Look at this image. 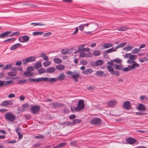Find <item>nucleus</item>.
<instances>
[{
    "mask_svg": "<svg viewBox=\"0 0 148 148\" xmlns=\"http://www.w3.org/2000/svg\"><path fill=\"white\" fill-rule=\"evenodd\" d=\"M66 74L68 75H70L71 77L75 82H77L78 81L79 79L81 78L79 73L77 71L72 72L69 71L66 73Z\"/></svg>",
    "mask_w": 148,
    "mask_h": 148,
    "instance_id": "obj_1",
    "label": "nucleus"
},
{
    "mask_svg": "<svg viewBox=\"0 0 148 148\" xmlns=\"http://www.w3.org/2000/svg\"><path fill=\"white\" fill-rule=\"evenodd\" d=\"M4 118L7 121L13 122L16 119V116L11 112H7L4 114Z\"/></svg>",
    "mask_w": 148,
    "mask_h": 148,
    "instance_id": "obj_2",
    "label": "nucleus"
},
{
    "mask_svg": "<svg viewBox=\"0 0 148 148\" xmlns=\"http://www.w3.org/2000/svg\"><path fill=\"white\" fill-rule=\"evenodd\" d=\"M84 107V101L82 100H80L78 101L77 106L76 108H74L75 109V111H76L82 110Z\"/></svg>",
    "mask_w": 148,
    "mask_h": 148,
    "instance_id": "obj_3",
    "label": "nucleus"
},
{
    "mask_svg": "<svg viewBox=\"0 0 148 148\" xmlns=\"http://www.w3.org/2000/svg\"><path fill=\"white\" fill-rule=\"evenodd\" d=\"M101 122V119L99 118H94L90 121V123L91 125L96 126L100 125Z\"/></svg>",
    "mask_w": 148,
    "mask_h": 148,
    "instance_id": "obj_4",
    "label": "nucleus"
},
{
    "mask_svg": "<svg viewBox=\"0 0 148 148\" xmlns=\"http://www.w3.org/2000/svg\"><path fill=\"white\" fill-rule=\"evenodd\" d=\"M125 141L127 144L131 145H133L137 142V144L138 143V141L136 139L131 137L127 138Z\"/></svg>",
    "mask_w": 148,
    "mask_h": 148,
    "instance_id": "obj_5",
    "label": "nucleus"
},
{
    "mask_svg": "<svg viewBox=\"0 0 148 148\" xmlns=\"http://www.w3.org/2000/svg\"><path fill=\"white\" fill-rule=\"evenodd\" d=\"M36 58V57L34 56L27 57L23 60V64H26L28 62H32L35 61Z\"/></svg>",
    "mask_w": 148,
    "mask_h": 148,
    "instance_id": "obj_6",
    "label": "nucleus"
},
{
    "mask_svg": "<svg viewBox=\"0 0 148 148\" xmlns=\"http://www.w3.org/2000/svg\"><path fill=\"white\" fill-rule=\"evenodd\" d=\"M13 104L12 100H8L3 101L0 105L3 107H8L9 106H11Z\"/></svg>",
    "mask_w": 148,
    "mask_h": 148,
    "instance_id": "obj_7",
    "label": "nucleus"
},
{
    "mask_svg": "<svg viewBox=\"0 0 148 148\" xmlns=\"http://www.w3.org/2000/svg\"><path fill=\"white\" fill-rule=\"evenodd\" d=\"M48 79L47 77H42L38 78H31L29 79V80L35 82H39L42 81H47Z\"/></svg>",
    "mask_w": 148,
    "mask_h": 148,
    "instance_id": "obj_8",
    "label": "nucleus"
},
{
    "mask_svg": "<svg viewBox=\"0 0 148 148\" xmlns=\"http://www.w3.org/2000/svg\"><path fill=\"white\" fill-rule=\"evenodd\" d=\"M40 108L39 106L34 105L32 107L30 110L32 112L33 114L38 113Z\"/></svg>",
    "mask_w": 148,
    "mask_h": 148,
    "instance_id": "obj_9",
    "label": "nucleus"
},
{
    "mask_svg": "<svg viewBox=\"0 0 148 148\" xmlns=\"http://www.w3.org/2000/svg\"><path fill=\"white\" fill-rule=\"evenodd\" d=\"M139 65H131L130 67V65H128L127 67L124 68L123 70L124 71H129L131 69H134L135 68L138 67Z\"/></svg>",
    "mask_w": 148,
    "mask_h": 148,
    "instance_id": "obj_10",
    "label": "nucleus"
},
{
    "mask_svg": "<svg viewBox=\"0 0 148 148\" xmlns=\"http://www.w3.org/2000/svg\"><path fill=\"white\" fill-rule=\"evenodd\" d=\"M117 103L116 100H113L109 101L107 105L110 107H112L115 106Z\"/></svg>",
    "mask_w": 148,
    "mask_h": 148,
    "instance_id": "obj_11",
    "label": "nucleus"
},
{
    "mask_svg": "<svg viewBox=\"0 0 148 148\" xmlns=\"http://www.w3.org/2000/svg\"><path fill=\"white\" fill-rule=\"evenodd\" d=\"M123 106L127 110L130 109L131 107L130 102L127 101H125L124 102Z\"/></svg>",
    "mask_w": 148,
    "mask_h": 148,
    "instance_id": "obj_12",
    "label": "nucleus"
},
{
    "mask_svg": "<svg viewBox=\"0 0 148 148\" xmlns=\"http://www.w3.org/2000/svg\"><path fill=\"white\" fill-rule=\"evenodd\" d=\"M97 75H99L101 77H106L107 75L105 73L104 71L101 70L97 71L96 72Z\"/></svg>",
    "mask_w": 148,
    "mask_h": 148,
    "instance_id": "obj_13",
    "label": "nucleus"
},
{
    "mask_svg": "<svg viewBox=\"0 0 148 148\" xmlns=\"http://www.w3.org/2000/svg\"><path fill=\"white\" fill-rule=\"evenodd\" d=\"M90 65H103V61L102 60H97L95 62H91Z\"/></svg>",
    "mask_w": 148,
    "mask_h": 148,
    "instance_id": "obj_14",
    "label": "nucleus"
},
{
    "mask_svg": "<svg viewBox=\"0 0 148 148\" xmlns=\"http://www.w3.org/2000/svg\"><path fill=\"white\" fill-rule=\"evenodd\" d=\"M116 51H115L114 48L112 47L110 49H108V50L105 51L104 53H103V54L104 55V56H106V55L107 53H111L113 52Z\"/></svg>",
    "mask_w": 148,
    "mask_h": 148,
    "instance_id": "obj_15",
    "label": "nucleus"
},
{
    "mask_svg": "<svg viewBox=\"0 0 148 148\" xmlns=\"http://www.w3.org/2000/svg\"><path fill=\"white\" fill-rule=\"evenodd\" d=\"M21 46L22 45L20 43H16L13 45L11 47H10V50L12 51L16 49L18 47H21Z\"/></svg>",
    "mask_w": 148,
    "mask_h": 148,
    "instance_id": "obj_16",
    "label": "nucleus"
},
{
    "mask_svg": "<svg viewBox=\"0 0 148 148\" xmlns=\"http://www.w3.org/2000/svg\"><path fill=\"white\" fill-rule=\"evenodd\" d=\"M137 109L140 111H145L146 110L145 106L142 104H140L138 106Z\"/></svg>",
    "mask_w": 148,
    "mask_h": 148,
    "instance_id": "obj_17",
    "label": "nucleus"
},
{
    "mask_svg": "<svg viewBox=\"0 0 148 148\" xmlns=\"http://www.w3.org/2000/svg\"><path fill=\"white\" fill-rule=\"evenodd\" d=\"M93 70L91 69H87L82 71V73L85 74H88L92 73L93 72Z\"/></svg>",
    "mask_w": 148,
    "mask_h": 148,
    "instance_id": "obj_18",
    "label": "nucleus"
},
{
    "mask_svg": "<svg viewBox=\"0 0 148 148\" xmlns=\"http://www.w3.org/2000/svg\"><path fill=\"white\" fill-rule=\"evenodd\" d=\"M53 60L54 62L57 64H59V65H61V64H60V63H61L62 62V60L58 58H55Z\"/></svg>",
    "mask_w": 148,
    "mask_h": 148,
    "instance_id": "obj_19",
    "label": "nucleus"
},
{
    "mask_svg": "<svg viewBox=\"0 0 148 148\" xmlns=\"http://www.w3.org/2000/svg\"><path fill=\"white\" fill-rule=\"evenodd\" d=\"M90 49L88 48H82V49H80L79 48V49H78L75 52V53H76L77 52H78L79 51H82L84 52L86 51L87 52H89L90 51Z\"/></svg>",
    "mask_w": 148,
    "mask_h": 148,
    "instance_id": "obj_20",
    "label": "nucleus"
},
{
    "mask_svg": "<svg viewBox=\"0 0 148 148\" xmlns=\"http://www.w3.org/2000/svg\"><path fill=\"white\" fill-rule=\"evenodd\" d=\"M113 45L112 43H106L104 44L103 45V47L104 48L106 49L113 46Z\"/></svg>",
    "mask_w": 148,
    "mask_h": 148,
    "instance_id": "obj_21",
    "label": "nucleus"
},
{
    "mask_svg": "<svg viewBox=\"0 0 148 148\" xmlns=\"http://www.w3.org/2000/svg\"><path fill=\"white\" fill-rule=\"evenodd\" d=\"M133 48V46L130 45H128L124 47L123 48V49L124 50L126 49V51H129L131 50Z\"/></svg>",
    "mask_w": 148,
    "mask_h": 148,
    "instance_id": "obj_22",
    "label": "nucleus"
},
{
    "mask_svg": "<svg viewBox=\"0 0 148 148\" xmlns=\"http://www.w3.org/2000/svg\"><path fill=\"white\" fill-rule=\"evenodd\" d=\"M113 60L114 62L115 63L118 64H120V65H121V64L122 62V60L121 59L117 58Z\"/></svg>",
    "mask_w": 148,
    "mask_h": 148,
    "instance_id": "obj_23",
    "label": "nucleus"
},
{
    "mask_svg": "<svg viewBox=\"0 0 148 148\" xmlns=\"http://www.w3.org/2000/svg\"><path fill=\"white\" fill-rule=\"evenodd\" d=\"M52 105L53 108H56L62 106L63 104L59 103H54L52 104Z\"/></svg>",
    "mask_w": 148,
    "mask_h": 148,
    "instance_id": "obj_24",
    "label": "nucleus"
},
{
    "mask_svg": "<svg viewBox=\"0 0 148 148\" xmlns=\"http://www.w3.org/2000/svg\"><path fill=\"white\" fill-rule=\"evenodd\" d=\"M11 31H7L5 32H4L3 33H2L3 38H4L5 37H7L9 35H8L11 33Z\"/></svg>",
    "mask_w": 148,
    "mask_h": 148,
    "instance_id": "obj_25",
    "label": "nucleus"
},
{
    "mask_svg": "<svg viewBox=\"0 0 148 148\" xmlns=\"http://www.w3.org/2000/svg\"><path fill=\"white\" fill-rule=\"evenodd\" d=\"M55 70L54 67H52L48 68L47 69V72L49 73H51L54 72Z\"/></svg>",
    "mask_w": 148,
    "mask_h": 148,
    "instance_id": "obj_26",
    "label": "nucleus"
},
{
    "mask_svg": "<svg viewBox=\"0 0 148 148\" xmlns=\"http://www.w3.org/2000/svg\"><path fill=\"white\" fill-rule=\"evenodd\" d=\"M24 75L26 77H29L32 76L33 73H32L30 71H25L24 73Z\"/></svg>",
    "mask_w": 148,
    "mask_h": 148,
    "instance_id": "obj_27",
    "label": "nucleus"
},
{
    "mask_svg": "<svg viewBox=\"0 0 148 148\" xmlns=\"http://www.w3.org/2000/svg\"><path fill=\"white\" fill-rule=\"evenodd\" d=\"M127 62L128 64H131L132 65H139L138 63H136L135 61L133 60H128Z\"/></svg>",
    "mask_w": 148,
    "mask_h": 148,
    "instance_id": "obj_28",
    "label": "nucleus"
},
{
    "mask_svg": "<svg viewBox=\"0 0 148 148\" xmlns=\"http://www.w3.org/2000/svg\"><path fill=\"white\" fill-rule=\"evenodd\" d=\"M140 51V49L139 48H135L132 51L133 54L138 53Z\"/></svg>",
    "mask_w": 148,
    "mask_h": 148,
    "instance_id": "obj_29",
    "label": "nucleus"
},
{
    "mask_svg": "<svg viewBox=\"0 0 148 148\" xmlns=\"http://www.w3.org/2000/svg\"><path fill=\"white\" fill-rule=\"evenodd\" d=\"M107 68H108V70L110 72L111 74H112L114 71L113 68L111 66V65H107Z\"/></svg>",
    "mask_w": 148,
    "mask_h": 148,
    "instance_id": "obj_30",
    "label": "nucleus"
},
{
    "mask_svg": "<svg viewBox=\"0 0 148 148\" xmlns=\"http://www.w3.org/2000/svg\"><path fill=\"white\" fill-rule=\"evenodd\" d=\"M29 105L27 104V103H26L24 104L22 106V110L23 111L29 108Z\"/></svg>",
    "mask_w": 148,
    "mask_h": 148,
    "instance_id": "obj_31",
    "label": "nucleus"
},
{
    "mask_svg": "<svg viewBox=\"0 0 148 148\" xmlns=\"http://www.w3.org/2000/svg\"><path fill=\"white\" fill-rule=\"evenodd\" d=\"M93 53L94 55L96 56H97L101 54V52L99 50H96L93 51Z\"/></svg>",
    "mask_w": 148,
    "mask_h": 148,
    "instance_id": "obj_32",
    "label": "nucleus"
},
{
    "mask_svg": "<svg viewBox=\"0 0 148 148\" xmlns=\"http://www.w3.org/2000/svg\"><path fill=\"white\" fill-rule=\"evenodd\" d=\"M79 52H80V57L83 58L84 57H86L87 56V53H86L82 51H79Z\"/></svg>",
    "mask_w": 148,
    "mask_h": 148,
    "instance_id": "obj_33",
    "label": "nucleus"
},
{
    "mask_svg": "<svg viewBox=\"0 0 148 148\" xmlns=\"http://www.w3.org/2000/svg\"><path fill=\"white\" fill-rule=\"evenodd\" d=\"M56 68L59 70H62L64 69V65H56Z\"/></svg>",
    "mask_w": 148,
    "mask_h": 148,
    "instance_id": "obj_34",
    "label": "nucleus"
},
{
    "mask_svg": "<svg viewBox=\"0 0 148 148\" xmlns=\"http://www.w3.org/2000/svg\"><path fill=\"white\" fill-rule=\"evenodd\" d=\"M137 58V56L136 55H132L131 54L130 56L129 57V60H134L136 59Z\"/></svg>",
    "mask_w": 148,
    "mask_h": 148,
    "instance_id": "obj_35",
    "label": "nucleus"
},
{
    "mask_svg": "<svg viewBox=\"0 0 148 148\" xmlns=\"http://www.w3.org/2000/svg\"><path fill=\"white\" fill-rule=\"evenodd\" d=\"M128 28V27L123 26L119 28V29L118 30L119 31H125L127 30Z\"/></svg>",
    "mask_w": 148,
    "mask_h": 148,
    "instance_id": "obj_36",
    "label": "nucleus"
},
{
    "mask_svg": "<svg viewBox=\"0 0 148 148\" xmlns=\"http://www.w3.org/2000/svg\"><path fill=\"white\" fill-rule=\"evenodd\" d=\"M43 33V32H33L32 33V34L34 36H36L37 35L42 34Z\"/></svg>",
    "mask_w": 148,
    "mask_h": 148,
    "instance_id": "obj_37",
    "label": "nucleus"
},
{
    "mask_svg": "<svg viewBox=\"0 0 148 148\" xmlns=\"http://www.w3.org/2000/svg\"><path fill=\"white\" fill-rule=\"evenodd\" d=\"M65 77V75L64 74L62 73L60 74L58 77V79L60 80L64 79Z\"/></svg>",
    "mask_w": 148,
    "mask_h": 148,
    "instance_id": "obj_38",
    "label": "nucleus"
},
{
    "mask_svg": "<svg viewBox=\"0 0 148 148\" xmlns=\"http://www.w3.org/2000/svg\"><path fill=\"white\" fill-rule=\"evenodd\" d=\"M66 145V142H63L62 143H60L59 144L57 145L58 147V148H61L63 147H64Z\"/></svg>",
    "mask_w": 148,
    "mask_h": 148,
    "instance_id": "obj_39",
    "label": "nucleus"
},
{
    "mask_svg": "<svg viewBox=\"0 0 148 148\" xmlns=\"http://www.w3.org/2000/svg\"><path fill=\"white\" fill-rule=\"evenodd\" d=\"M41 57H42L43 59L45 60H47L49 59L48 57L45 55V53H43L41 55Z\"/></svg>",
    "mask_w": 148,
    "mask_h": 148,
    "instance_id": "obj_40",
    "label": "nucleus"
},
{
    "mask_svg": "<svg viewBox=\"0 0 148 148\" xmlns=\"http://www.w3.org/2000/svg\"><path fill=\"white\" fill-rule=\"evenodd\" d=\"M81 122V120L79 119H75L73 120L72 123L73 124H75L80 123Z\"/></svg>",
    "mask_w": 148,
    "mask_h": 148,
    "instance_id": "obj_41",
    "label": "nucleus"
},
{
    "mask_svg": "<svg viewBox=\"0 0 148 148\" xmlns=\"http://www.w3.org/2000/svg\"><path fill=\"white\" fill-rule=\"evenodd\" d=\"M29 39V37L27 35H24V40L23 41L24 42L28 41Z\"/></svg>",
    "mask_w": 148,
    "mask_h": 148,
    "instance_id": "obj_42",
    "label": "nucleus"
},
{
    "mask_svg": "<svg viewBox=\"0 0 148 148\" xmlns=\"http://www.w3.org/2000/svg\"><path fill=\"white\" fill-rule=\"evenodd\" d=\"M46 71V70L45 69L43 68H42L39 69L38 70V72L40 74H42L45 72Z\"/></svg>",
    "mask_w": 148,
    "mask_h": 148,
    "instance_id": "obj_43",
    "label": "nucleus"
},
{
    "mask_svg": "<svg viewBox=\"0 0 148 148\" xmlns=\"http://www.w3.org/2000/svg\"><path fill=\"white\" fill-rule=\"evenodd\" d=\"M73 124V123L70 122H64L62 124V125H64L66 126L70 125Z\"/></svg>",
    "mask_w": 148,
    "mask_h": 148,
    "instance_id": "obj_44",
    "label": "nucleus"
},
{
    "mask_svg": "<svg viewBox=\"0 0 148 148\" xmlns=\"http://www.w3.org/2000/svg\"><path fill=\"white\" fill-rule=\"evenodd\" d=\"M34 138L36 139H43L45 138V136L43 135H40L38 136H36Z\"/></svg>",
    "mask_w": 148,
    "mask_h": 148,
    "instance_id": "obj_45",
    "label": "nucleus"
},
{
    "mask_svg": "<svg viewBox=\"0 0 148 148\" xmlns=\"http://www.w3.org/2000/svg\"><path fill=\"white\" fill-rule=\"evenodd\" d=\"M8 74L11 76H14L16 75V72H10L8 73Z\"/></svg>",
    "mask_w": 148,
    "mask_h": 148,
    "instance_id": "obj_46",
    "label": "nucleus"
},
{
    "mask_svg": "<svg viewBox=\"0 0 148 148\" xmlns=\"http://www.w3.org/2000/svg\"><path fill=\"white\" fill-rule=\"evenodd\" d=\"M87 63V62L84 60H82L80 62V64L81 65H86Z\"/></svg>",
    "mask_w": 148,
    "mask_h": 148,
    "instance_id": "obj_47",
    "label": "nucleus"
},
{
    "mask_svg": "<svg viewBox=\"0 0 148 148\" xmlns=\"http://www.w3.org/2000/svg\"><path fill=\"white\" fill-rule=\"evenodd\" d=\"M8 110L6 108H2L0 109V112L4 113L8 111Z\"/></svg>",
    "mask_w": 148,
    "mask_h": 148,
    "instance_id": "obj_48",
    "label": "nucleus"
},
{
    "mask_svg": "<svg viewBox=\"0 0 148 148\" xmlns=\"http://www.w3.org/2000/svg\"><path fill=\"white\" fill-rule=\"evenodd\" d=\"M148 59L146 57H142L139 59V61L141 62H144L145 60H147Z\"/></svg>",
    "mask_w": 148,
    "mask_h": 148,
    "instance_id": "obj_49",
    "label": "nucleus"
},
{
    "mask_svg": "<svg viewBox=\"0 0 148 148\" xmlns=\"http://www.w3.org/2000/svg\"><path fill=\"white\" fill-rule=\"evenodd\" d=\"M20 33V32H14L12 34L8 36H12L15 35H17L18 34Z\"/></svg>",
    "mask_w": 148,
    "mask_h": 148,
    "instance_id": "obj_50",
    "label": "nucleus"
},
{
    "mask_svg": "<svg viewBox=\"0 0 148 148\" xmlns=\"http://www.w3.org/2000/svg\"><path fill=\"white\" fill-rule=\"evenodd\" d=\"M31 25H34L35 26L36 25H44L45 24L43 23H32Z\"/></svg>",
    "mask_w": 148,
    "mask_h": 148,
    "instance_id": "obj_51",
    "label": "nucleus"
},
{
    "mask_svg": "<svg viewBox=\"0 0 148 148\" xmlns=\"http://www.w3.org/2000/svg\"><path fill=\"white\" fill-rule=\"evenodd\" d=\"M61 53L62 54H66L68 53V51L67 50L63 49L61 51Z\"/></svg>",
    "mask_w": 148,
    "mask_h": 148,
    "instance_id": "obj_52",
    "label": "nucleus"
},
{
    "mask_svg": "<svg viewBox=\"0 0 148 148\" xmlns=\"http://www.w3.org/2000/svg\"><path fill=\"white\" fill-rule=\"evenodd\" d=\"M122 65H116L115 69L117 70H121L122 69Z\"/></svg>",
    "mask_w": 148,
    "mask_h": 148,
    "instance_id": "obj_53",
    "label": "nucleus"
},
{
    "mask_svg": "<svg viewBox=\"0 0 148 148\" xmlns=\"http://www.w3.org/2000/svg\"><path fill=\"white\" fill-rule=\"evenodd\" d=\"M51 63V62L50 61H48L47 60L43 62L42 65H50Z\"/></svg>",
    "mask_w": 148,
    "mask_h": 148,
    "instance_id": "obj_54",
    "label": "nucleus"
},
{
    "mask_svg": "<svg viewBox=\"0 0 148 148\" xmlns=\"http://www.w3.org/2000/svg\"><path fill=\"white\" fill-rule=\"evenodd\" d=\"M140 99L141 101H143L144 100H147V98L145 96H142L140 97Z\"/></svg>",
    "mask_w": 148,
    "mask_h": 148,
    "instance_id": "obj_55",
    "label": "nucleus"
},
{
    "mask_svg": "<svg viewBox=\"0 0 148 148\" xmlns=\"http://www.w3.org/2000/svg\"><path fill=\"white\" fill-rule=\"evenodd\" d=\"M112 75H116L117 76H119L120 75L119 73L117 71H115L113 72V73L112 74Z\"/></svg>",
    "mask_w": 148,
    "mask_h": 148,
    "instance_id": "obj_56",
    "label": "nucleus"
},
{
    "mask_svg": "<svg viewBox=\"0 0 148 148\" xmlns=\"http://www.w3.org/2000/svg\"><path fill=\"white\" fill-rule=\"evenodd\" d=\"M27 71H33L34 70V68L32 66H29L27 68Z\"/></svg>",
    "mask_w": 148,
    "mask_h": 148,
    "instance_id": "obj_57",
    "label": "nucleus"
},
{
    "mask_svg": "<svg viewBox=\"0 0 148 148\" xmlns=\"http://www.w3.org/2000/svg\"><path fill=\"white\" fill-rule=\"evenodd\" d=\"M64 112L65 114H67L69 112V110L67 108H65L64 109Z\"/></svg>",
    "mask_w": 148,
    "mask_h": 148,
    "instance_id": "obj_58",
    "label": "nucleus"
},
{
    "mask_svg": "<svg viewBox=\"0 0 148 148\" xmlns=\"http://www.w3.org/2000/svg\"><path fill=\"white\" fill-rule=\"evenodd\" d=\"M51 34V32H49L45 33L43 34V36L44 37H48L50 36Z\"/></svg>",
    "mask_w": 148,
    "mask_h": 148,
    "instance_id": "obj_59",
    "label": "nucleus"
},
{
    "mask_svg": "<svg viewBox=\"0 0 148 148\" xmlns=\"http://www.w3.org/2000/svg\"><path fill=\"white\" fill-rule=\"evenodd\" d=\"M136 114L138 115H143L147 114V113L142 112H136Z\"/></svg>",
    "mask_w": 148,
    "mask_h": 148,
    "instance_id": "obj_60",
    "label": "nucleus"
},
{
    "mask_svg": "<svg viewBox=\"0 0 148 148\" xmlns=\"http://www.w3.org/2000/svg\"><path fill=\"white\" fill-rule=\"evenodd\" d=\"M12 65H6V66L3 68V70H5L7 69H10L12 67Z\"/></svg>",
    "mask_w": 148,
    "mask_h": 148,
    "instance_id": "obj_61",
    "label": "nucleus"
},
{
    "mask_svg": "<svg viewBox=\"0 0 148 148\" xmlns=\"http://www.w3.org/2000/svg\"><path fill=\"white\" fill-rule=\"evenodd\" d=\"M113 62V60H111L110 62H108L107 64L108 65H117L116 64H114Z\"/></svg>",
    "mask_w": 148,
    "mask_h": 148,
    "instance_id": "obj_62",
    "label": "nucleus"
},
{
    "mask_svg": "<svg viewBox=\"0 0 148 148\" xmlns=\"http://www.w3.org/2000/svg\"><path fill=\"white\" fill-rule=\"evenodd\" d=\"M21 130V128L18 127L16 128V132L17 134L20 133Z\"/></svg>",
    "mask_w": 148,
    "mask_h": 148,
    "instance_id": "obj_63",
    "label": "nucleus"
},
{
    "mask_svg": "<svg viewBox=\"0 0 148 148\" xmlns=\"http://www.w3.org/2000/svg\"><path fill=\"white\" fill-rule=\"evenodd\" d=\"M12 82L11 81H7L5 82H4V86H5L8 84H10L12 83Z\"/></svg>",
    "mask_w": 148,
    "mask_h": 148,
    "instance_id": "obj_64",
    "label": "nucleus"
}]
</instances>
